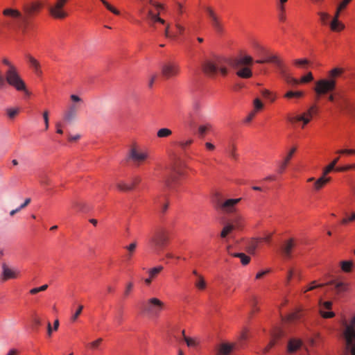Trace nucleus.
Masks as SVG:
<instances>
[{
  "instance_id": "obj_9",
  "label": "nucleus",
  "mask_w": 355,
  "mask_h": 355,
  "mask_svg": "<svg viewBox=\"0 0 355 355\" xmlns=\"http://www.w3.org/2000/svg\"><path fill=\"white\" fill-rule=\"evenodd\" d=\"M336 86V80L322 78L315 83V92L318 95H324L334 91Z\"/></svg>"
},
{
  "instance_id": "obj_44",
  "label": "nucleus",
  "mask_w": 355,
  "mask_h": 355,
  "mask_svg": "<svg viewBox=\"0 0 355 355\" xmlns=\"http://www.w3.org/2000/svg\"><path fill=\"white\" fill-rule=\"evenodd\" d=\"M309 63L306 59H297L294 60V64L300 67L304 68Z\"/></svg>"
},
{
  "instance_id": "obj_26",
  "label": "nucleus",
  "mask_w": 355,
  "mask_h": 355,
  "mask_svg": "<svg viewBox=\"0 0 355 355\" xmlns=\"http://www.w3.org/2000/svg\"><path fill=\"white\" fill-rule=\"evenodd\" d=\"M288 120L289 121V122H291L292 123H294L298 122V121H302L303 122L302 128H304V125H306L307 123H309L311 121L310 118L305 116V115L289 116V117H288Z\"/></svg>"
},
{
  "instance_id": "obj_62",
  "label": "nucleus",
  "mask_w": 355,
  "mask_h": 355,
  "mask_svg": "<svg viewBox=\"0 0 355 355\" xmlns=\"http://www.w3.org/2000/svg\"><path fill=\"white\" fill-rule=\"evenodd\" d=\"M288 162H286V161L283 160L279 165V168L277 170V171L279 173H284V171H285L286 168L287 167V165H288Z\"/></svg>"
},
{
  "instance_id": "obj_58",
  "label": "nucleus",
  "mask_w": 355,
  "mask_h": 355,
  "mask_svg": "<svg viewBox=\"0 0 355 355\" xmlns=\"http://www.w3.org/2000/svg\"><path fill=\"white\" fill-rule=\"evenodd\" d=\"M351 168H355V164L347 165L345 166L338 167L335 169V171H338V172H343V171L349 170Z\"/></svg>"
},
{
  "instance_id": "obj_51",
  "label": "nucleus",
  "mask_w": 355,
  "mask_h": 355,
  "mask_svg": "<svg viewBox=\"0 0 355 355\" xmlns=\"http://www.w3.org/2000/svg\"><path fill=\"white\" fill-rule=\"evenodd\" d=\"M114 322L118 324V325H120L122 322H123V311L121 310L119 311L116 314V315L114 316Z\"/></svg>"
},
{
  "instance_id": "obj_46",
  "label": "nucleus",
  "mask_w": 355,
  "mask_h": 355,
  "mask_svg": "<svg viewBox=\"0 0 355 355\" xmlns=\"http://www.w3.org/2000/svg\"><path fill=\"white\" fill-rule=\"evenodd\" d=\"M148 17L153 21V22H157L158 19L159 17V12L155 14L151 9H149L148 10Z\"/></svg>"
},
{
  "instance_id": "obj_20",
  "label": "nucleus",
  "mask_w": 355,
  "mask_h": 355,
  "mask_svg": "<svg viewBox=\"0 0 355 355\" xmlns=\"http://www.w3.org/2000/svg\"><path fill=\"white\" fill-rule=\"evenodd\" d=\"M72 208L77 211L87 212L91 209V205L85 200H78L73 202Z\"/></svg>"
},
{
  "instance_id": "obj_61",
  "label": "nucleus",
  "mask_w": 355,
  "mask_h": 355,
  "mask_svg": "<svg viewBox=\"0 0 355 355\" xmlns=\"http://www.w3.org/2000/svg\"><path fill=\"white\" fill-rule=\"evenodd\" d=\"M336 169L333 164H329L327 166H326L323 171L322 175L326 177V175L329 173L333 170Z\"/></svg>"
},
{
  "instance_id": "obj_22",
  "label": "nucleus",
  "mask_w": 355,
  "mask_h": 355,
  "mask_svg": "<svg viewBox=\"0 0 355 355\" xmlns=\"http://www.w3.org/2000/svg\"><path fill=\"white\" fill-rule=\"evenodd\" d=\"M3 15L6 18H10L13 19H22L21 13L17 9L12 8H6L3 10Z\"/></svg>"
},
{
  "instance_id": "obj_60",
  "label": "nucleus",
  "mask_w": 355,
  "mask_h": 355,
  "mask_svg": "<svg viewBox=\"0 0 355 355\" xmlns=\"http://www.w3.org/2000/svg\"><path fill=\"white\" fill-rule=\"evenodd\" d=\"M335 288L338 293L343 292L346 289V286L342 282H338L335 284Z\"/></svg>"
},
{
  "instance_id": "obj_55",
  "label": "nucleus",
  "mask_w": 355,
  "mask_h": 355,
  "mask_svg": "<svg viewBox=\"0 0 355 355\" xmlns=\"http://www.w3.org/2000/svg\"><path fill=\"white\" fill-rule=\"evenodd\" d=\"M193 143V139H189L186 141H182L178 143L179 146L185 149L187 146H190Z\"/></svg>"
},
{
  "instance_id": "obj_34",
  "label": "nucleus",
  "mask_w": 355,
  "mask_h": 355,
  "mask_svg": "<svg viewBox=\"0 0 355 355\" xmlns=\"http://www.w3.org/2000/svg\"><path fill=\"white\" fill-rule=\"evenodd\" d=\"M102 342H103V338H98V339H96V340H95L88 343L87 346L89 347V348L90 349L97 350V349H99Z\"/></svg>"
},
{
  "instance_id": "obj_19",
  "label": "nucleus",
  "mask_w": 355,
  "mask_h": 355,
  "mask_svg": "<svg viewBox=\"0 0 355 355\" xmlns=\"http://www.w3.org/2000/svg\"><path fill=\"white\" fill-rule=\"evenodd\" d=\"M294 246L295 242L293 239L285 241L281 246V252L282 255L286 259H290L291 257V252Z\"/></svg>"
},
{
  "instance_id": "obj_10",
  "label": "nucleus",
  "mask_w": 355,
  "mask_h": 355,
  "mask_svg": "<svg viewBox=\"0 0 355 355\" xmlns=\"http://www.w3.org/2000/svg\"><path fill=\"white\" fill-rule=\"evenodd\" d=\"M241 200V198H235L219 200L217 202L216 207L223 214H233L236 211V205Z\"/></svg>"
},
{
  "instance_id": "obj_32",
  "label": "nucleus",
  "mask_w": 355,
  "mask_h": 355,
  "mask_svg": "<svg viewBox=\"0 0 355 355\" xmlns=\"http://www.w3.org/2000/svg\"><path fill=\"white\" fill-rule=\"evenodd\" d=\"M231 255L239 258L243 265H247L250 261V257L245 255L244 253H231Z\"/></svg>"
},
{
  "instance_id": "obj_52",
  "label": "nucleus",
  "mask_w": 355,
  "mask_h": 355,
  "mask_svg": "<svg viewBox=\"0 0 355 355\" xmlns=\"http://www.w3.org/2000/svg\"><path fill=\"white\" fill-rule=\"evenodd\" d=\"M263 107V104L262 103V102L260 101L259 98H255L254 100V110L255 112L257 111H259L260 110H261Z\"/></svg>"
},
{
  "instance_id": "obj_3",
  "label": "nucleus",
  "mask_w": 355,
  "mask_h": 355,
  "mask_svg": "<svg viewBox=\"0 0 355 355\" xmlns=\"http://www.w3.org/2000/svg\"><path fill=\"white\" fill-rule=\"evenodd\" d=\"M252 64V58L250 55H243L232 61V65L236 69V75L242 78L252 77V72L248 65Z\"/></svg>"
},
{
  "instance_id": "obj_30",
  "label": "nucleus",
  "mask_w": 355,
  "mask_h": 355,
  "mask_svg": "<svg viewBox=\"0 0 355 355\" xmlns=\"http://www.w3.org/2000/svg\"><path fill=\"white\" fill-rule=\"evenodd\" d=\"M330 178H327L324 176L320 177L319 179H318L315 183H314V188L315 190H320L321 188H322L325 184L329 182L330 181Z\"/></svg>"
},
{
  "instance_id": "obj_28",
  "label": "nucleus",
  "mask_w": 355,
  "mask_h": 355,
  "mask_svg": "<svg viewBox=\"0 0 355 355\" xmlns=\"http://www.w3.org/2000/svg\"><path fill=\"white\" fill-rule=\"evenodd\" d=\"M235 229L236 227L232 223H227L221 231L220 236L222 238H225L226 236L231 235Z\"/></svg>"
},
{
  "instance_id": "obj_57",
  "label": "nucleus",
  "mask_w": 355,
  "mask_h": 355,
  "mask_svg": "<svg viewBox=\"0 0 355 355\" xmlns=\"http://www.w3.org/2000/svg\"><path fill=\"white\" fill-rule=\"evenodd\" d=\"M83 309V305H79L78 309L76 310L75 313L71 317L72 321H76L77 320L78 316L80 315Z\"/></svg>"
},
{
  "instance_id": "obj_38",
  "label": "nucleus",
  "mask_w": 355,
  "mask_h": 355,
  "mask_svg": "<svg viewBox=\"0 0 355 355\" xmlns=\"http://www.w3.org/2000/svg\"><path fill=\"white\" fill-rule=\"evenodd\" d=\"M279 14L278 18L280 21L284 22L286 20V17L285 15V7L284 6H279Z\"/></svg>"
},
{
  "instance_id": "obj_36",
  "label": "nucleus",
  "mask_w": 355,
  "mask_h": 355,
  "mask_svg": "<svg viewBox=\"0 0 355 355\" xmlns=\"http://www.w3.org/2000/svg\"><path fill=\"white\" fill-rule=\"evenodd\" d=\"M191 108L194 114H198L201 110L202 105L199 101L195 100L192 103Z\"/></svg>"
},
{
  "instance_id": "obj_23",
  "label": "nucleus",
  "mask_w": 355,
  "mask_h": 355,
  "mask_svg": "<svg viewBox=\"0 0 355 355\" xmlns=\"http://www.w3.org/2000/svg\"><path fill=\"white\" fill-rule=\"evenodd\" d=\"M163 266H159L148 270V277L144 279L146 285H150L153 279L157 277V275L163 270Z\"/></svg>"
},
{
  "instance_id": "obj_49",
  "label": "nucleus",
  "mask_w": 355,
  "mask_h": 355,
  "mask_svg": "<svg viewBox=\"0 0 355 355\" xmlns=\"http://www.w3.org/2000/svg\"><path fill=\"white\" fill-rule=\"evenodd\" d=\"M103 5L112 12H113L115 15H119L120 14L119 11L114 8L113 6H112L110 3H108L105 0H100Z\"/></svg>"
},
{
  "instance_id": "obj_16",
  "label": "nucleus",
  "mask_w": 355,
  "mask_h": 355,
  "mask_svg": "<svg viewBox=\"0 0 355 355\" xmlns=\"http://www.w3.org/2000/svg\"><path fill=\"white\" fill-rule=\"evenodd\" d=\"M184 173L179 169H174V171L165 178L164 180V185L166 188L172 189L174 184L178 182V177L183 175Z\"/></svg>"
},
{
  "instance_id": "obj_12",
  "label": "nucleus",
  "mask_w": 355,
  "mask_h": 355,
  "mask_svg": "<svg viewBox=\"0 0 355 355\" xmlns=\"http://www.w3.org/2000/svg\"><path fill=\"white\" fill-rule=\"evenodd\" d=\"M205 9L210 18L211 26L214 30L218 33H222L223 30V25L220 17L217 15L214 10L210 6H207Z\"/></svg>"
},
{
  "instance_id": "obj_42",
  "label": "nucleus",
  "mask_w": 355,
  "mask_h": 355,
  "mask_svg": "<svg viewBox=\"0 0 355 355\" xmlns=\"http://www.w3.org/2000/svg\"><path fill=\"white\" fill-rule=\"evenodd\" d=\"M196 286L200 290H203L206 287V283L202 276H198V281L195 283Z\"/></svg>"
},
{
  "instance_id": "obj_59",
  "label": "nucleus",
  "mask_w": 355,
  "mask_h": 355,
  "mask_svg": "<svg viewBox=\"0 0 355 355\" xmlns=\"http://www.w3.org/2000/svg\"><path fill=\"white\" fill-rule=\"evenodd\" d=\"M2 62L8 67L7 70L16 69V67L12 64L7 58H3Z\"/></svg>"
},
{
  "instance_id": "obj_11",
  "label": "nucleus",
  "mask_w": 355,
  "mask_h": 355,
  "mask_svg": "<svg viewBox=\"0 0 355 355\" xmlns=\"http://www.w3.org/2000/svg\"><path fill=\"white\" fill-rule=\"evenodd\" d=\"M162 76L166 78H171L178 75L180 66L173 61H168L162 64L161 67Z\"/></svg>"
},
{
  "instance_id": "obj_15",
  "label": "nucleus",
  "mask_w": 355,
  "mask_h": 355,
  "mask_svg": "<svg viewBox=\"0 0 355 355\" xmlns=\"http://www.w3.org/2000/svg\"><path fill=\"white\" fill-rule=\"evenodd\" d=\"M2 272L1 275V279L3 282L8 281L10 279H15L17 277L19 272L16 270L10 268L7 264L3 263L1 266Z\"/></svg>"
},
{
  "instance_id": "obj_21",
  "label": "nucleus",
  "mask_w": 355,
  "mask_h": 355,
  "mask_svg": "<svg viewBox=\"0 0 355 355\" xmlns=\"http://www.w3.org/2000/svg\"><path fill=\"white\" fill-rule=\"evenodd\" d=\"M332 306V302L330 301L321 302H320V313L321 315L324 318H331L335 314L332 311H324V309H331Z\"/></svg>"
},
{
  "instance_id": "obj_47",
  "label": "nucleus",
  "mask_w": 355,
  "mask_h": 355,
  "mask_svg": "<svg viewBox=\"0 0 355 355\" xmlns=\"http://www.w3.org/2000/svg\"><path fill=\"white\" fill-rule=\"evenodd\" d=\"M352 262L348 261H344L341 263L342 270L345 272H349L352 266Z\"/></svg>"
},
{
  "instance_id": "obj_56",
  "label": "nucleus",
  "mask_w": 355,
  "mask_h": 355,
  "mask_svg": "<svg viewBox=\"0 0 355 355\" xmlns=\"http://www.w3.org/2000/svg\"><path fill=\"white\" fill-rule=\"evenodd\" d=\"M211 125H200L198 127V132L199 134L201 135V136H204L208 128L210 127Z\"/></svg>"
},
{
  "instance_id": "obj_39",
  "label": "nucleus",
  "mask_w": 355,
  "mask_h": 355,
  "mask_svg": "<svg viewBox=\"0 0 355 355\" xmlns=\"http://www.w3.org/2000/svg\"><path fill=\"white\" fill-rule=\"evenodd\" d=\"M137 248V243L135 242L130 243L129 245L126 246L125 248L128 251V254H127V259H130L132 257L133 252H135Z\"/></svg>"
},
{
  "instance_id": "obj_37",
  "label": "nucleus",
  "mask_w": 355,
  "mask_h": 355,
  "mask_svg": "<svg viewBox=\"0 0 355 355\" xmlns=\"http://www.w3.org/2000/svg\"><path fill=\"white\" fill-rule=\"evenodd\" d=\"M31 202V198H26L24 201V202L23 204H21L19 207H18L17 208H16L15 209H13L10 212V216H13L14 214H15L16 213H18L19 211H20L22 209H24V207H26Z\"/></svg>"
},
{
  "instance_id": "obj_48",
  "label": "nucleus",
  "mask_w": 355,
  "mask_h": 355,
  "mask_svg": "<svg viewBox=\"0 0 355 355\" xmlns=\"http://www.w3.org/2000/svg\"><path fill=\"white\" fill-rule=\"evenodd\" d=\"M313 80V76L311 72H309L306 76H304L300 80V83H306Z\"/></svg>"
},
{
  "instance_id": "obj_25",
  "label": "nucleus",
  "mask_w": 355,
  "mask_h": 355,
  "mask_svg": "<svg viewBox=\"0 0 355 355\" xmlns=\"http://www.w3.org/2000/svg\"><path fill=\"white\" fill-rule=\"evenodd\" d=\"M279 73L282 75V78L288 84L291 85H296L300 83L299 80L291 77L289 74L286 73L285 67L284 68V69L281 70Z\"/></svg>"
},
{
  "instance_id": "obj_63",
  "label": "nucleus",
  "mask_w": 355,
  "mask_h": 355,
  "mask_svg": "<svg viewBox=\"0 0 355 355\" xmlns=\"http://www.w3.org/2000/svg\"><path fill=\"white\" fill-rule=\"evenodd\" d=\"M339 154H355V149H343V150H339L336 152Z\"/></svg>"
},
{
  "instance_id": "obj_35",
  "label": "nucleus",
  "mask_w": 355,
  "mask_h": 355,
  "mask_svg": "<svg viewBox=\"0 0 355 355\" xmlns=\"http://www.w3.org/2000/svg\"><path fill=\"white\" fill-rule=\"evenodd\" d=\"M232 349V347L227 344H223L219 350V355H228Z\"/></svg>"
},
{
  "instance_id": "obj_40",
  "label": "nucleus",
  "mask_w": 355,
  "mask_h": 355,
  "mask_svg": "<svg viewBox=\"0 0 355 355\" xmlns=\"http://www.w3.org/2000/svg\"><path fill=\"white\" fill-rule=\"evenodd\" d=\"M184 341L186 342L187 345L189 347H195L198 344L196 339L187 336H184Z\"/></svg>"
},
{
  "instance_id": "obj_17",
  "label": "nucleus",
  "mask_w": 355,
  "mask_h": 355,
  "mask_svg": "<svg viewBox=\"0 0 355 355\" xmlns=\"http://www.w3.org/2000/svg\"><path fill=\"white\" fill-rule=\"evenodd\" d=\"M141 181V178L139 176L132 178L129 182H119L116 184L118 189L123 191H131L134 187L138 184Z\"/></svg>"
},
{
  "instance_id": "obj_43",
  "label": "nucleus",
  "mask_w": 355,
  "mask_h": 355,
  "mask_svg": "<svg viewBox=\"0 0 355 355\" xmlns=\"http://www.w3.org/2000/svg\"><path fill=\"white\" fill-rule=\"evenodd\" d=\"M19 108H8L6 110L7 114L10 119L15 118L19 113Z\"/></svg>"
},
{
  "instance_id": "obj_24",
  "label": "nucleus",
  "mask_w": 355,
  "mask_h": 355,
  "mask_svg": "<svg viewBox=\"0 0 355 355\" xmlns=\"http://www.w3.org/2000/svg\"><path fill=\"white\" fill-rule=\"evenodd\" d=\"M302 346V342L300 340L291 339L288 343L287 351L290 354L295 353Z\"/></svg>"
},
{
  "instance_id": "obj_41",
  "label": "nucleus",
  "mask_w": 355,
  "mask_h": 355,
  "mask_svg": "<svg viewBox=\"0 0 355 355\" xmlns=\"http://www.w3.org/2000/svg\"><path fill=\"white\" fill-rule=\"evenodd\" d=\"M134 288V284L132 282H128L125 288L123 295L125 297H128Z\"/></svg>"
},
{
  "instance_id": "obj_29",
  "label": "nucleus",
  "mask_w": 355,
  "mask_h": 355,
  "mask_svg": "<svg viewBox=\"0 0 355 355\" xmlns=\"http://www.w3.org/2000/svg\"><path fill=\"white\" fill-rule=\"evenodd\" d=\"M344 70L342 68L335 67L330 70L328 73V79L336 80V79L339 77L343 73Z\"/></svg>"
},
{
  "instance_id": "obj_33",
  "label": "nucleus",
  "mask_w": 355,
  "mask_h": 355,
  "mask_svg": "<svg viewBox=\"0 0 355 355\" xmlns=\"http://www.w3.org/2000/svg\"><path fill=\"white\" fill-rule=\"evenodd\" d=\"M171 135H172V131L167 128H161L157 132V136L159 138L168 137Z\"/></svg>"
},
{
  "instance_id": "obj_50",
  "label": "nucleus",
  "mask_w": 355,
  "mask_h": 355,
  "mask_svg": "<svg viewBox=\"0 0 355 355\" xmlns=\"http://www.w3.org/2000/svg\"><path fill=\"white\" fill-rule=\"evenodd\" d=\"M148 3L156 8V10H157V13H159L161 10H163L164 9V5L157 3L153 0H148Z\"/></svg>"
},
{
  "instance_id": "obj_6",
  "label": "nucleus",
  "mask_w": 355,
  "mask_h": 355,
  "mask_svg": "<svg viewBox=\"0 0 355 355\" xmlns=\"http://www.w3.org/2000/svg\"><path fill=\"white\" fill-rule=\"evenodd\" d=\"M164 307V302L157 297H151L142 304L144 313L152 317L159 316Z\"/></svg>"
},
{
  "instance_id": "obj_64",
  "label": "nucleus",
  "mask_w": 355,
  "mask_h": 355,
  "mask_svg": "<svg viewBox=\"0 0 355 355\" xmlns=\"http://www.w3.org/2000/svg\"><path fill=\"white\" fill-rule=\"evenodd\" d=\"M40 182L42 185H44V186L48 185L50 184V180L45 175L41 176Z\"/></svg>"
},
{
  "instance_id": "obj_54",
  "label": "nucleus",
  "mask_w": 355,
  "mask_h": 355,
  "mask_svg": "<svg viewBox=\"0 0 355 355\" xmlns=\"http://www.w3.org/2000/svg\"><path fill=\"white\" fill-rule=\"evenodd\" d=\"M318 15L320 16V20L323 24H326L327 21L329 18V15L324 12H319Z\"/></svg>"
},
{
  "instance_id": "obj_14",
  "label": "nucleus",
  "mask_w": 355,
  "mask_h": 355,
  "mask_svg": "<svg viewBox=\"0 0 355 355\" xmlns=\"http://www.w3.org/2000/svg\"><path fill=\"white\" fill-rule=\"evenodd\" d=\"M148 157V154L146 151L138 150L136 148H132L130 150L129 159L137 164L144 162Z\"/></svg>"
},
{
  "instance_id": "obj_7",
  "label": "nucleus",
  "mask_w": 355,
  "mask_h": 355,
  "mask_svg": "<svg viewBox=\"0 0 355 355\" xmlns=\"http://www.w3.org/2000/svg\"><path fill=\"white\" fill-rule=\"evenodd\" d=\"M169 239V232L164 229L157 230L151 238V242L157 251L162 250L167 244Z\"/></svg>"
},
{
  "instance_id": "obj_45",
  "label": "nucleus",
  "mask_w": 355,
  "mask_h": 355,
  "mask_svg": "<svg viewBox=\"0 0 355 355\" xmlns=\"http://www.w3.org/2000/svg\"><path fill=\"white\" fill-rule=\"evenodd\" d=\"M325 285V284H316V282L315 281H313L311 283V285L307 287V288H306L304 290V293L307 292V291H312L315 288H322Z\"/></svg>"
},
{
  "instance_id": "obj_31",
  "label": "nucleus",
  "mask_w": 355,
  "mask_h": 355,
  "mask_svg": "<svg viewBox=\"0 0 355 355\" xmlns=\"http://www.w3.org/2000/svg\"><path fill=\"white\" fill-rule=\"evenodd\" d=\"M330 27L333 31H340L344 29L345 26L338 19H333Z\"/></svg>"
},
{
  "instance_id": "obj_2",
  "label": "nucleus",
  "mask_w": 355,
  "mask_h": 355,
  "mask_svg": "<svg viewBox=\"0 0 355 355\" xmlns=\"http://www.w3.org/2000/svg\"><path fill=\"white\" fill-rule=\"evenodd\" d=\"M202 68L203 72L210 78L214 77L218 71H220L223 76H226L227 73L225 60L220 57L205 60L202 64Z\"/></svg>"
},
{
  "instance_id": "obj_53",
  "label": "nucleus",
  "mask_w": 355,
  "mask_h": 355,
  "mask_svg": "<svg viewBox=\"0 0 355 355\" xmlns=\"http://www.w3.org/2000/svg\"><path fill=\"white\" fill-rule=\"evenodd\" d=\"M297 148L296 147H293L290 151L288 153L287 155L285 157V158L284 159V161H286V162H288L289 163L290 160L291 159L293 154L295 153Z\"/></svg>"
},
{
  "instance_id": "obj_18",
  "label": "nucleus",
  "mask_w": 355,
  "mask_h": 355,
  "mask_svg": "<svg viewBox=\"0 0 355 355\" xmlns=\"http://www.w3.org/2000/svg\"><path fill=\"white\" fill-rule=\"evenodd\" d=\"M256 62L259 64L273 63L278 68L279 71L284 69L285 67L282 60L277 55H268L265 60H257Z\"/></svg>"
},
{
  "instance_id": "obj_1",
  "label": "nucleus",
  "mask_w": 355,
  "mask_h": 355,
  "mask_svg": "<svg viewBox=\"0 0 355 355\" xmlns=\"http://www.w3.org/2000/svg\"><path fill=\"white\" fill-rule=\"evenodd\" d=\"M6 83L14 87L17 91L24 92L27 96L30 95V92L26 89V83L20 76L17 68L6 70L4 76L0 71V89L6 87Z\"/></svg>"
},
{
  "instance_id": "obj_5",
  "label": "nucleus",
  "mask_w": 355,
  "mask_h": 355,
  "mask_svg": "<svg viewBox=\"0 0 355 355\" xmlns=\"http://www.w3.org/2000/svg\"><path fill=\"white\" fill-rule=\"evenodd\" d=\"M70 99L71 103L68 105L63 114V119L67 123H71L76 119L78 112L83 103V99L76 94H71Z\"/></svg>"
},
{
  "instance_id": "obj_27",
  "label": "nucleus",
  "mask_w": 355,
  "mask_h": 355,
  "mask_svg": "<svg viewBox=\"0 0 355 355\" xmlns=\"http://www.w3.org/2000/svg\"><path fill=\"white\" fill-rule=\"evenodd\" d=\"M27 59L31 65V67L34 69L35 73L38 75H40L42 73V71L40 70V62L33 56L31 55H27Z\"/></svg>"
},
{
  "instance_id": "obj_4",
  "label": "nucleus",
  "mask_w": 355,
  "mask_h": 355,
  "mask_svg": "<svg viewBox=\"0 0 355 355\" xmlns=\"http://www.w3.org/2000/svg\"><path fill=\"white\" fill-rule=\"evenodd\" d=\"M343 337L346 343V348L351 355H355V316L349 323L344 322Z\"/></svg>"
},
{
  "instance_id": "obj_8",
  "label": "nucleus",
  "mask_w": 355,
  "mask_h": 355,
  "mask_svg": "<svg viewBox=\"0 0 355 355\" xmlns=\"http://www.w3.org/2000/svg\"><path fill=\"white\" fill-rule=\"evenodd\" d=\"M40 4L37 2L28 3L23 6L24 16L22 17V21L24 24L21 26V28L24 33L26 32L27 28L28 18L31 17L36 12H37L40 10Z\"/></svg>"
},
{
  "instance_id": "obj_13",
  "label": "nucleus",
  "mask_w": 355,
  "mask_h": 355,
  "mask_svg": "<svg viewBox=\"0 0 355 355\" xmlns=\"http://www.w3.org/2000/svg\"><path fill=\"white\" fill-rule=\"evenodd\" d=\"M67 0H55V3L49 8L51 15L57 19H63L67 14L62 10V8Z\"/></svg>"
}]
</instances>
